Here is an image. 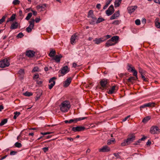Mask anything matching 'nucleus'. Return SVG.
I'll return each instance as SVG.
<instances>
[{
  "label": "nucleus",
  "mask_w": 160,
  "mask_h": 160,
  "mask_svg": "<svg viewBox=\"0 0 160 160\" xmlns=\"http://www.w3.org/2000/svg\"><path fill=\"white\" fill-rule=\"evenodd\" d=\"M100 83L101 87L104 88L106 87L108 83V80L105 79H102L100 81Z\"/></svg>",
  "instance_id": "16"
},
{
  "label": "nucleus",
  "mask_w": 160,
  "mask_h": 160,
  "mask_svg": "<svg viewBox=\"0 0 160 160\" xmlns=\"http://www.w3.org/2000/svg\"><path fill=\"white\" fill-rule=\"evenodd\" d=\"M20 3V1L19 0H14L12 3L14 5H18Z\"/></svg>",
  "instance_id": "43"
},
{
  "label": "nucleus",
  "mask_w": 160,
  "mask_h": 160,
  "mask_svg": "<svg viewBox=\"0 0 160 160\" xmlns=\"http://www.w3.org/2000/svg\"><path fill=\"white\" fill-rule=\"evenodd\" d=\"M141 76L142 78H143L144 81H147V79H146L145 78V77L144 75H142V74H141Z\"/></svg>",
  "instance_id": "60"
},
{
  "label": "nucleus",
  "mask_w": 160,
  "mask_h": 160,
  "mask_svg": "<svg viewBox=\"0 0 160 160\" xmlns=\"http://www.w3.org/2000/svg\"><path fill=\"white\" fill-rule=\"evenodd\" d=\"M111 37V36L110 35H108L104 37L103 38H104V39H105V40L106 39L110 38Z\"/></svg>",
  "instance_id": "54"
},
{
  "label": "nucleus",
  "mask_w": 160,
  "mask_h": 160,
  "mask_svg": "<svg viewBox=\"0 0 160 160\" xmlns=\"http://www.w3.org/2000/svg\"><path fill=\"white\" fill-rule=\"evenodd\" d=\"M155 26L158 28H160V22H159L156 21L155 23Z\"/></svg>",
  "instance_id": "46"
},
{
  "label": "nucleus",
  "mask_w": 160,
  "mask_h": 160,
  "mask_svg": "<svg viewBox=\"0 0 160 160\" xmlns=\"http://www.w3.org/2000/svg\"><path fill=\"white\" fill-rule=\"evenodd\" d=\"M46 7V4H45L42 5H40L37 6V8L38 9H39L40 8L41 9H44Z\"/></svg>",
  "instance_id": "39"
},
{
  "label": "nucleus",
  "mask_w": 160,
  "mask_h": 160,
  "mask_svg": "<svg viewBox=\"0 0 160 160\" xmlns=\"http://www.w3.org/2000/svg\"><path fill=\"white\" fill-rule=\"evenodd\" d=\"M56 79L55 77H53L50 79L49 83L50 84L48 85V88L50 89H51L55 85L56 82L54 80Z\"/></svg>",
  "instance_id": "7"
},
{
  "label": "nucleus",
  "mask_w": 160,
  "mask_h": 160,
  "mask_svg": "<svg viewBox=\"0 0 160 160\" xmlns=\"http://www.w3.org/2000/svg\"><path fill=\"white\" fill-rule=\"evenodd\" d=\"M78 37L76 34H74L72 35L70 38L71 43L72 44H75L76 42V40L78 39Z\"/></svg>",
  "instance_id": "12"
},
{
  "label": "nucleus",
  "mask_w": 160,
  "mask_h": 160,
  "mask_svg": "<svg viewBox=\"0 0 160 160\" xmlns=\"http://www.w3.org/2000/svg\"><path fill=\"white\" fill-rule=\"evenodd\" d=\"M129 144L127 140V139L125 140L124 141L122 142L121 144V146L122 147H123L125 146H126L128 145Z\"/></svg>",
  "instance_id": "29"
},
{
  "label": "nucleus",
  "mask_w": 160,
  "mask_h": 160,
  "mask_svg": "<svg viewBox=\"0 0 160 160\" xmlns=\"http://www.w3.org/2000/svg\"><path fill=\"white\" fill-rule=\"evenodd\" d=\"M108 9L114 11V7L112 5L110 6Z\"/></svg>",
  "instance_id": "53"
},
{
  "label": "nucleus",
  "mask_w": 160,
  "mask_h": 160,
  "mask_svg": "<svg viewBox=\"0 0 160 160\" xmlns=\"http://www.w3.org/2000/svg\"><path fill=\"white\" fill-rule=\"evenodd\" d=\"M24 36V35L22 32H20L17 36V37L18 38H22Z\"/></svg>",
  "instance_id": "47"
},
{
  "label": "nucleus",
  "mask_w": 160,
  "mask_h": 160,
  "mask_svg": "<svg viewBox=\"0 0 160 160\" xmlns=\"http://www.w3.org/2000/svg\"><path fill=\"white\" fill-rule=\"evenodd\" d=\"M15 18V15L13 14H12V16L10 17V19L11 20L13 21Z\"/></svg>",
  "instance_id": "52"
},
{
  "label": "nucleus",
  "mask_w": 160,
  "mask_h": 160,
  "mask_svg": "<svg viewBox=\"0 0 160 160\" xmlns=\"http://www.w3.org/2000/svg\"><path fill=\"white\" fill-rule=\"evenodd\" d=\"M122 0H115L114 2L115 7L116 8L118 7L121 3Z\"/></svg>",
  "instance_id": "26"
},
{
  "label": "nucleus",
  "mask_w": 160,
  "mask_h": 160,
  "mask_svg": "<svg viewBox=\"0 0 160 160\" xmlns=\"http://www.w3.org/2000/svg\"><path fill=\"white\" fill-rule=\"evenodd\" d=\"M7 17V15H5L3 16L2 18L0 19V24H1L5 21V19Z\"/></svg>",
  "instance_id": "41"
},
{
  "label": "nucleus",
  "mask_w": 160,
  "mask_h": 160,
  "mask_svg": "<svg viewBox=\"0 0 160 160\" xmlns=\"http://www.w3.org/2000/svg\"><path fill=\"white\" fill-rule=\"evenodd\" d=\"M135 24L137 25H140L141 24V22L139 19H136L135 21Z\"/></svg>",
  "instance_id": "48"
},
{
  "label": "nucleus",
  "mask_w": 160,
  "mask_h": 160,
  "mask_svg": "<svg viewBox=\"0 0 160 160\" xmlns=\"http://www.w3.org/2000/svg\"><path fill=\"white\" fill-rule=\"evenodd\" d=\"M115 138H113L112 140L108 139L107 141V144L108 145H110L112 143H115Z\"/></svg>",
  "instance_id": "31"
},
{
  "label": "nucleus",
  "mask_w": 160,
  "mask_h": 160,
  "mask_svg": "<svg viewBox=\"0 0 160 160\" xmlns=\"http://www.w3.org/2000/svg\"><path fill=\"white\" fill-rule=\"evenodd\" d=\"M32 29L29 27H27L26 29V31L28 32H30L32 31Z\"/></svg>",
  "instance_id": "57"
},
{
  "label": "nucleus",
  "mask_w": 160,
  "mask_h": 160,
  "mask_svg": "<svg viewBox=\"0 0 160 160\" xmlns=\"http://www.w3.org/2000/svg\"><path fill=\"white\" fill-rule=\"evenodd\" d=\"M155 103L153 102H150L148 103H145L140 107V108H145L146 107H151L152 106H154Z\"/></svg>",
  "instance_id": "14"
},
{
  "label": "nucleus",
  "mask_w": 160,
  "mask_h": 160,
  "mask_svg": "<svg viewBox=\"0 0 160 160\" xmlns=\"http://www.w3.org/2000/svg\"><path fill=\"white\" fill-rule=\"evenodd\" d=\"M34 19L32 18L31 19V20L29 22V25L28 27H29V28H31V29H32L34 26Z\"/></svg>",
  "instance_id": "20"
},
{
  "label": "nucleus",
  "mask_w": 160,
  "mask_h": 160,
  "mask_svg": "<svg viewBox=\"0 0 160 160\" xmlns=\"http://www.w3.org/2000/svg\"><path fill=\"white\" fill-rule=\"evenodd\" d=\"M32 16V13L31 12L29 13L25 18V19L28 20L30 19Z\"/></svg>",
  "instance_id": "38"
},
{
  "label": "nucleus",
  "mask_w": 160,
  "mask_h": 160,
  "mask_svg": "<svg viewBox=\"0 0 160 160\" xmlns=\"http://www.w3.org/2000/svg\"><path fill=\"white\" fill-rule=\"evenodd\" d=\"M55 51L53 50H52L50 51V52L49 54V56L51 57H53L55 56Z\"/></svg>",
  "instance_id": "27"
},
{
  "label": "nucleus",
  "mask_w": 160,
  "mask_h": 160,
  "mask_svg": "<svg viewBox=\"0 0 160 160\" xmlns=\"http://www.w3.org/2000/svg\"><path fill=\"white\" fill-rule=\"evenodd\" d=\"M85 128L84 126H78L76 127H73L72 128V130L74 132L83 131Z\"/></svg>",
  "instance_id": "5"
},
{
  "label": "nucleus",
  "mask_w": 160,
  "mask_h": 160,
  "mask_svg": "<svg viewBox=\"0 0 160 160\" xmlns=\"http://www.w3.org/2000/svg\"><path fill=\"white\" fill-rule=\"evenodd\" d=\"M159 129L157 126H152L150 128V132L153 134H157L159 132Z\"/></svg>",
  "instance_id": "4"
},
{
  "label": "nucleus",
  "mask_w": 160,
  "mask_h": 160,
  "mask_svg": "<svg viewBox=\"0 0 160 160\" xmlns=\"http://www.w3.org/2000/svg\"><path fill=\"white\" fill-rule=\"evenodd\" d=\"M151 144V142L150 140H148L146 144L147 145H150Z\"/></svg>",
  "instance_id": "64"
},
{
  "label": "nucleus",
  "mask_w": 160,
  "mask_h": 160,
  "mask_svg": "<svg viewBox=\"0 0 160 160\" xmlns=\"http://www.w3.org/2000/svg\"><path fill=\"white\" fill-rule=\"evenodd\" d=\"M138 79L137 77H131L128 79V82H132L134 80Z\"/></svg>",
  "instance_id": "25"
},
{
  "label": "nucleus",
  "mask_w": 160,
  "mask_h": 160,
  "mask_svg": "<svg viewBox=\"0 0 160 160\" xmlns=\"http://www.w3.org/2000/svg\"><path fill=\"white\" fill-rule=\"evenodd\" d=\"M120 152H118V153H113L114 155L116 157V158H120V156L119 155Z\"/></svg>",
  "instance_id": "45"
},
{
  "label": "nucleus",
  "mask_w": 160,
  "mask_h": 160,
  "mask_svg": "<svg viewBox=\"0 0 160 160\" xmlns=\"http://www.w3.org/2000/svg\"><path fill=\"white\" fill-rule=\"evenodd\" d=\"M16 153V152L14 151H12L10 153L11 155H14Z\"/></svg>",
  "instance_id": "63"
},
{
  "label": "nucleus",
  "mask_w": 160,
  "mask_h": 160,
  "mask_svg": "<svg viewBox=\"0 0 160 160\" xmlns=\"http://www.w3.org/2000/svg\"><path fill=\"white\" fill-rule=\"evenodd\" d=\"M120 22V20H116L113 21L112 22V24L114 25H118L119 24Z\"/></svg>",
  "instance_id": "42"
},
{
  "label": "nucleus",
  "mask_w": 160,
  "mask_h": 160,
  "mask_svg": "<svg viewBox=\"0 0 160 160\" xmlns=\"http://www.w3.org/2000/svg\"><path fill=\"white\" fill-rule=\"evenodd\" d=\"M146 138L147 137L143 136L142 138L139 139L138 141H137V142L139 144L141 142V141H144Z\"/></svg>",
  "instance_id": "40"
},
{
  "label": "nucleus",
  "mask_w": 160,
  "mask_h": 160,
  "mask_svg": "<svg viewBox=\"0 0 160 160\" xmlns=\"http://www.w3.org/2000/svg\"><path fill=\"white\" fill-rule=\"evenodd\" d=\"M38 68L37 67H34L32 70V72H35L38 71Z\"/></svg>",
  "instance_id": "50"
},
{
  "label": "nucleus",
  "mask_w": 160,
  "mask_h": 160,
  "mask_svg": "<svg viewBox=\"0 0 160 160\" xmlns=\"http://www.w3.org/2000/svg\"><path fill=\"white\" fill-rule=\"evenodd\" d=\"M110 148L107 145H105L103 146L101 148L98 149V151L100 152H108L110 151Z\"/></svg>",
  "instance_id": "6"
},
{
  "label": "nucleus",
  "mask_w": 160,
  "mask_h": 160,
  "mask_svg": "<svg viewBox=\"0 0 160 160\" xmlns=\"http://www.w3.org/2000/svg\"><path fill=\"white\" fill-rule=\"evenodd\" d=\"M106 12V14L108 16H109L111 15L114 12V11L108 9L107 10Z\"/></svg>",
  "instance_id": "30"
},
{
  "label": "nucleus",
  "mask_w": 160,
  "mask_h": 160,
  "mask_svg": "<svg viewBox=\"0 0 160 160\" xmlns=\"http://www.w3.org/2000/svg\"><path fill=\"white\" fill-rule=\"evenodd\" d=\"M72 80V78L71 77H69L67 78L66 80L63 82V86L65 88L68 87L71 83Z\"/></svg>",
  "instance_id": "8"
},
{
  "label": "nucleus",
  "mask_w": 160,
  "mask_h": 160,
  "mask_svg": "<svg viewBox=\"0 0 160 160\" xmlns=\"http://www.w3.org/2000/svg\"><path fill=\"white\" fill-rule=\"evenodd\" d=\"M69 68L67 66H65L62 68L59 72H60L62 74V76H63L69 71Z\"/></svg>",
  "instance_id": "3"
},
{
  "label": "nucleus",
  "mask_w": 160,
  "mask_h": 160,
  "mask_svg": "<svg viewBox=\"0 0 160 160\" xmlns=\"http://www.w3.org/2000/svg\"><path fill=\"white\" fill-rule=\"evenodd\" d=\"M151 119V117L150 116H147L145 118H144L142 120V122L144 123H147L150 119Z\"/></svg>",
  "instance_id": "28"
},
{
  "label": "nucleus",
  "mask_w": 160,
  "mask_h": 160,
  "mask_svg": "<svg viewBox=\"0 0 160 160\" xmlns=\"http://www.w3.org/2000/svg\"><path fill=\"white\" fill-rule=\"evenodd\" d=\"M131 68V71L133 72V75L135 77H137V72L136 70H135L134 68H132L130 67Z\"/></svg>",
  "instance_id": "33"
},
{
  "label": "nucleus",
  "mask_w": 160,
  "mask_h": 160,
  "mask_svg": "<svg viewBox=\"0 0 160 160\" xmlns=\"http://www.w3.org/2000/svg\"><path fill=\"white\" fill-rule=\"evenodd\" d=\"M105 40V39H104V38H96L93 41L95 42V43L98 44Z\"/></svg>",
  "instance_id": "18"
},
{
  "label": "nucleus",
  "mask_w": 160,
  "mask_h": 160,
  "mask_svg": "<svg viewBox=\"0 0 160 160\" xmlns=\"http://www.w3.org/2000/svg\"><path fill=\"white\" fill-rule=\"evenodd\" d=\"M120 15L119 11H118L114 13L110 17V20H112L117 18Z\"/></svg>",
  "instance_id": "17"
},
{
  "label": "nucleus",
  "mask_w": 160,
  "mask_h": 160,
  "mask_svg": "<svg viewBox=\"0 0 160 160\" xmlns=\"http://www.w3.org/2000/svg\"><path fill=\"white\" fill-rule=\"evenodd\" d=\"M105 19L102 18H98L96 21V23L98 24L101 22L105 21Z\"/></svg>",
  "instance_id": "34"
},
{
  "label": "nucleus",
  "mask_w": 160,
  "mask_h": 160,
  "mask_svg": "<svg viewBox=\"0 0 160 160\" xmlns=\"http://www.w3.org/2000/svg\"><path fill=\"white\" fill-rule=\"evenodd\" d=\"M23 95L26 96L30 97L32 95V93L31 92L27 91L23 93Z\"/></svg>",
  "instance_id": "35"
},
{
  "label": "nucleus",
  "mask_w": 160,
  "mask_h": 160,
  "mask_svg": "<svg viewBox=\"0 0 160 160\" xmlns=\"http://www.w3.org/2000/svg\"><path fill=\"white\" fill-rule=\"evenodd\" d=\"M18 23L16 22H15L12 23L10 27V29H16L18 28Z\"/></svg>",
  "instance_id": "23"
},
{
  "label": "nucleus",
  "mask_w": 160,
  "mask_h": 160,
  "mask_svg": "<svg viewBox=\"0 0 160 160\" xmlns=\"http://www.w3.org/2000/svg\"><path fill=\"white\" fill-rule=\"evenodd\" d=\"M135 136L134 134H131L128 135V138H127V140L129 143L130 144L135 139Z\"/></svg>",
  "instance_id": "9"
},
{
  "label": "nucleus",
  "mask_w": 160,
  "mask_h": 160,
  "mask_svg": "<svg viewBox=\"0 0 160 160\" xmlns=\"http://www.w3.org/2000/svg\"><path fill=\"white\" fill-rule=\"evenodd\" d=\"M39 78V75L37 73L35 74L33 77V79H38Z\"/></svg>",
  "instance_id": "51"
},
{
  "label": "nucleus",
  "mask_w": 160,
  "mask_h": 160,
  "mask_svg": "<svg viewBox=\"0 0 160 160\" xmlns=\"http://www.w3.org/2000/svg\"><path fill=\"white\" fill-rule=\"evenodd\" d=\"M112 0H107L106 1V4L108 6L109 4H110L111 2L112 1Z\"/></svg>",
  "instance_id": "59"
},
{
  "label": "nucleus",
  "mask_w": 160,
  "mask_h": 160,
  "mask_svg": "<svg viewBox=\"0 0 160 160\" xmlns=\"http://www.w3.org/2000/svg\"><path fill=\"white\" fill-rule=\"evenodd\" d=\"M35 52L32 50H28L26 52V55L29 58H32L35 55Z\"/></svg>",
  "instance_id": "13"
},
{
  "label": "nucleus",
  "mask_w": 160,
  "mask_h": 160,
  "mask_svg": "<svg viewBox=\"0 0 160 160\" xmlns=\"http://www.w3.org/2000/svg\"><path fill=\"white\" fill-rule=\"evenodd\" d=\"M40 20L39 18H36L34 20L36 23H38L40 22Z\"/></svg>",
  "instance_id": "58"
},
{
  "label": "nucleus",
  "mask_w": 160,
  "mask_h": 160,
  "mask_svg": "<svg viewBox=\"0 0 160 160\" xmlns=\"http://www.w3.org/2000/svg\"><path fill=\"white\" fill-rule=\"evenodd\" d=\"M119 38L118 36H115L112 37L110 39L114 43H117Z\"/></svg>",
  "instance_id": "24"
},
{
  "label": "nucleus",
  "mask_w": 160,
  "mask_h": 160,
  "mask_svg": "<svg viewBox=\"0 0 160 160\" xmlns=\"http://www.w3.org/2000/svg\"><path fill=\"white\" fill-rule=\"evenodd\" d=\"M71 107L70 102L65 100L62 102L60 105V110L62 112H67Z\"/></svg>",
  "instance_id": "1"
},
{
  "label": "nucleus",
  "mask_w": 160,
  "mask_h": 160,
  "mask_svg": "<svg viewBox=\"0 0 160 160\" xmlns=\"http://www.w3.org/2000/svg\"><path fill=\"white\" fill-rule=\"evenodd\" d=\"M130 115H129V116H127L125 118H123V119L122 121L123 122L125 121L130 117Z\"/></svg>",
  "instance_id": "55"
},
{
  "label": "nucleus",
  "mask_w": 160,
  "mask_h": 160,
  "mask_svg": "<svg viewBox=\"0 0 160 160\" xmlns=\"http://www.w3.org/2000/svg\"><path fill=\"white\" fill-rule=\"evenodd\" d=\"M116 44V43H114L111 40V39H110L108 40L106 43L105 46L106 47H109L110 46L114 45Z\"/></svg>",
  "instance_id": "19"
},
{
  "label": "nucleus",
  "mask_w": 160,
  "mask_h": 160,
  "mask_svg": "<svg viewBox=\"0 0 160 160\" xmlns=\"http://www.w3.org/2000/svg\"><path fill=\"white\" fill-rule=\"evenodd\" d=\"M14 115L13 118L14 119H15L20 115V113L19 112L16 111L14 112Z\"/></svg>",
  "instance_id": "32"
},
{
  "label": "nucleus",
  "mask_w": 160,
  "mask_h": 160,
  "mask_svg": "<svg viewBox=\"0 0 160 160\" xmlns=\"http://www.w3.org/2000/svg\"><path fill=\"white\" fill-rule=\"evenodd\" d=\"M8 120L7 119H4L2 120L0 123V126H2L4 125L7 122Z\"/></svg>",
  "instance_id": "36"
},
{
  "label": "nucleus",
  "mask_w": 160,
  "mask_h": 160,
  "mask_svg": "<svg viewBox=\"0 0 160 160\" xmlns=\"http://www.w3.org/2000/svg\"><path fill=\"white\" fill-rule=\"evenodd\" d=\"M18 73L21 75H22L24 74V70L23 69H21L18 71Z\"/></svg>",
  "instance_id": "49"
},
{
  "label": "nucleus",
  "mask_w": 160,
  "mask_h": 160,
  "mask_svg": "<svg viewBox=\"0 0 160 160\" xmlns=\"http://www.w3.org/2000/svg\"><path fill=\"white\" fill-rule=\"evenodd\" d=\"M95 17H96L93 14V11L92 10H89L88 13V17L92 18Z\"/></svg>",
  "instance_id": "22"
},
{
  "label": "nucleus",
  "mask_w": 160,
  "mask_h": 160,
  "mask_svg": "<svg viewBox=\"0 0 160 160\" xmlns=\"http://www.w3.org/2000/svg\"><path fill=\"white\" fill-rule=\"evenodd\" d=\"M9 59L5 58L0 61L1 68H3L9 66L10 65Z\"/></svg>",
  "instance_id": "2"
},
{
  "label": "nucleus",
  "mask_w": 160,
  "mask_h": 160,
  "mask_svg": "<svg viewBox=\"0 0 160 160\" xmlns=\"http://www.w3.org/2000/svg\"><path fill=\"white\" fill-rule=\"evenodd\" d=\"M79 65H77V64L75 63H73L72 64V67L74 68H76L77 67H79Z\"/></svg>",
  "instance_id": "62"
},
{
  "label": "nucleus",
  "mask_w": 160,
  "mask_h": 160,
  "mask_svg": "<svg viewBox=\"0 0 160 160\" xmlns=\"http://www.w3.org/2000/svg\"><path fill=\"white\" fill-rule=\"evenodd\" d=\"M31 11L33 13V14L34 16L36 15L37 14V11H34L32 10H31Z\"/></svg>",
  "instance_id": "61"
},
{
  "label": "nucleus",
  "mask_w": 160,
  "mask_h": 160,
  "mask_svg": "<svg viewBox=\"0 0 160 160\" xmlns=\"http://www.w3.org/2000/svg\"><path fill=\"white\" fill-rule=\"evenodd\" d=\"M97 20V19L96 17L93 18H92V20H91V22H90V24H95V22H96Z\"/></svg>",
  "instance_id": "37"
},
{
  "label": "nucleus",
  "mask_w": 160,
  "mask_h": 160,
  "mask_svg": "<svg viewBox=\"0 0 160 160\" xmlns=\"http://www.w3.org/2000/svg\"><path fill=\"white\" fill-rule=\"evenodd\" d=\"M137 6H131L128 7L127 8L128 12L129 13H132L137 9Z\"/></svg>",
  "instance_id": "15"
},
{
  "label": "nucleus",
  "mask_w": 160,
  "mask_h": 160,
  "mask_svg": "<svg viewBox=\"0 0 160 160\" xmlns=\"http://www.w3.org/2000/svg\"><path fill=\"white\" fill-rule=\"evenodd\" d=\"M62 57V56L61 54H60L59 55H56L54 57L53 59L55 60L57 62H60L61 58Z\"/></svg>",
  "instance_id": "21"
},
{
  "label": "nucleus",
  "mask_w": 160,
  "mask_h": 160,
  "mask_svg": "<svg viewBox=\"0 0 160 160\" xmlns=\"http://www.w3.org/2000/svg\"><path fill=\"white\" fill-rule=\"evenodd\" d=\"M42 150H43V151L44 152H46L48 151V147H44L42 148Z\"/></svg>",
  "instance_id": "56"
},
{
  "label": "nucleus",
  "mask_w": 160,
  "mask_h": 160,
  "mask_svg": "<svg viewBox=\"0 0 160 160\" xmlns=\"http://www.w3.org/2000/svg\"><path fill=\"white\" fill-rule=\"evenodd\" d=\"M118 90V87L116 86H112L111 88L108 92V94H111L115 93Z\"/></svg>",
  "instance_id": "10"
},
{
  "label": "nucleus",
  "mask_w": 160,
  "mask_h": 160,
  "mask_svg": "<svg viewBox=\"0 0 160 160\" xmlns=\"http://www.w3.org/2000/svg\"><path fill=\"white\" fill-rule=\"evenodd\" d=\"M15 146L16 147L20 148L22 147V144L20 143L17 142L15 144Z\"/></svg>",
  "instance_id": "44"
},
{
  "label": "nucleus",
  "mask_w": 160,
  "mask_h": 160,
  "mask_svg": "<svg viewBox=\"0 0 160 160\" xmlns=\"http://www.w3.org/2000/svg\"><path fill=\"white\" fill-rule=\"evenodd\" d=\"M87 118V117H86L74 118L73 119H71L69 120V122L70 123L73 122L74 123H76L78 121L83 120L85 119H86Z\"/></svg>",
  "instance_id": "11"
}]
</instances>
